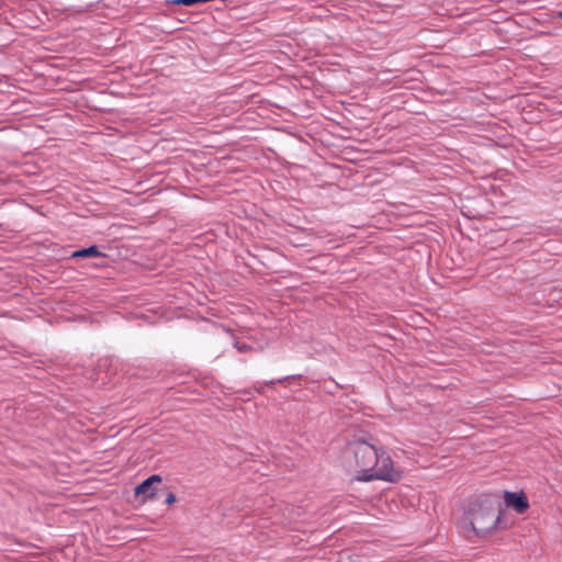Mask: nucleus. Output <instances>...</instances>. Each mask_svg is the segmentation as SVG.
<instances>
[{"instance_id": "f257e3e1", "label": "nucleus", "mask_w": 562, "mask_h": 562, "mask_svg": "<svg viewBox=\"0 0 562 562\" xmlns=\"http://www.w3.org/2000/svg\"><path fill=\"white\" fill-rule=\"evenodd\" d=\"M498 520L499 517L495 516L492 506L474 502L469 506L463 519L460 521V528L468 538L472 533L484 536L497 526Z\"/></svg>"}, {"instance_id": "f03ea898", "label": "nucleus", "mask_w": 562, "mask_h": 562, "mask_svg": "<svg viewBox=\"0 0 562 562\" xmlns=\"http://www.w3.org/2000/svg\"><path fill=\"white\" fill-rule=\"evenodd\" d=\"M378 450L368 442H358L352 447V461L349 467L357 473L356 479L359 481L360 475L370 474L378 463Z\"/></svg>"}, {"instance_id": "7ed1b4c3", "label": "nucleus", "mask_w": 562, "mask_h": 562, "mask_svg": "<svg viewBox=\"0 0 562 562\" xmlns=\"http://www.w3.org/2000/svg\"><path fill=\"white\" fill-rule=\"evenodd\" d=\"M402 477V472L393 464L392 459L385 452H378V463L370 474L359 476V481L382 480L387 482H397Z\"/></svg>"}, {"instance_id": "20e7f679", "label": "nucleus", "mask_w": 562, "mask_h": 562, "mask_svg": "<svg viewBox=\"0 0 562 562\" xmlns=\"http://www.w3.org/2000/svg\"><path fill=\"white\" fill-rule=\"evenodd\" d=\"M162 482V479L158 474H154L146 479L144 482H142L139 485L135 487V496L139 497L142 496L143 503H146L147 501H151L156 498L157 496V485H159Z\"/></svg>"}, {"instance_id": "39448f33", "label": "nucleus", "mask_w": 562, "mask_h": 562, "mask_svg": "<svg viewBox=\"0 0 562 562\" xmlns=\"http://www.w3.org/2000/svg\"><path fill=\"white\" fill-rule=\"evenodd\" d=\"M504 501L506 506L512 507L517 514H524L529 508V502L524 492H508L504 493Z\"/></svg>"}, {"instance_id": "423d86ee", "label": "nucleus", "mask_w": 562, "mask_h": 562, "mask_svg": "<svg viewBox=\"0 0 562 562\" xmlns=\"http://www.w3.org/2000/svg\"><path fill=\"white\" fill-rule=\"evenodd\" d=\"M102 256L101 251L97 246H90L88 248H83L77 251H74L72 258H88V257H99Z\"/></svg>"}, {"instance_id": "0eeeda50", "label": "nucleus", "mask_w": 562, "mask_h": 562, "mask_svg": "<svg viewBox=\"0 0 562 562\" xmlns=\"http://www.w3.org/2000/svg\"><path fill=\"white\" fill-rule=\"evenodd\" d=\"M177 498L175 496L173 493H168L167 494V497H166V504L167 505H172L173 503H176Z\"/></svg>"}, {"instance_id": "6e6552de", "label": "nucleus", "mask_w": 562, "mask_h": 562, "mask_svg": "<svg viewBox=\"0 0 562 562\" xmlns=\"http://www.w3.org/2000/svg\"><path fill=\"white\" fill-rule=\"evenodd\" d=\"M236 348L241 352H246L250 349V347L247 344H240V342L236 344Z\"/></svg>"}, {"instance_id": "1a4fd4ad", "label": "nucleus", "mask_w": 562, "mask_h": 562, "mask_svg": "<svg viewBox=\"0 0 562 562\" xmlns=\"http://www.w3.org/2000/svg\"><path fill=\"white\" fill-rule=\"evenodd\" d=\"M558 16L562 18V12H559V13H558Z\"/></svg>"}]
</instances>
